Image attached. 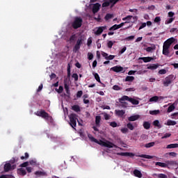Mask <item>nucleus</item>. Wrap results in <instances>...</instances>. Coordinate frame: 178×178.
<instances>
[{
    "mask_svg": "<svg viewBox=\"0 0 178 178\" xmlns=\"http://www.w3.org/2000/svg\"><path fill=\"white\" fill-rule=\"evenodd\" d=\"M158 64H152L147 67V69L150 70H156V69H158Z\"/></svg>",
    "mask_w": 178,
    "mask_h": 178,
    "instance_id": "nucleus-27",
    "label": "nucleus"
},
{
    "mask_svg": "<svg viewBox=\"0 0 178 178\" xmlns=\"http://www.w3.org/2000/svg\"><path fill=\"white\" fill-rule=\"evenodd\" d=\"M131 19H133V16L132 15H128L124 18H122L123 22L126 21L128 22V23H130V20H131Z\"/></svg>",
    "mask_w": 178,
    "mask_h": 178,
    "instance_id": "nucleus-31",
    "label": "nucleus"
},
{
    "mask_svg": "<svg viewBox=\"0 0 178 178\" xmlns=\"http://www.w3.org/2000/svg\"><path fill=\"white\" fill-rule=\"evenodd\" d=\"M172 119H178V113H175L172 115Z\"/></svg>",
    "mask_w": 178,
    "mask_h": 178,
    "instance_id": "nucleus-64",
    "label": "nucleus"
},
{
    "mask_svg": "<svg viewBox=\"0 0 178 178\" xmlns=\"http://www.w3.org/2000/svg\"><path fill=\"white\" fill-rule=\"evenodd\" d=\"M136 156H138V158H145V159H152V158H154L153 156H149L147 154H139L136 155Z\"/></svg>",
    "mask_w": 178,
    "mask_h": 178,
    "instance_id": "nucleus-17",
    "label": "nucleus"
},
{
    "mask_svg": "<svg viewBox=\"0 0 178 178\" xmlns=\"http://www.w3.org/2000/svg\"><path fill=\"white\" fill-rule=\"evenodd\" d=\"M167 126H175V124H177V122L176 121H173L171 120H168L167 121V123L165 124Z\"/></svg>",
    "mask_w": 178,
    "mask_h": 178,
    "instance_id": "nucleus-26",
    "label": "nucleus"
},
{
    "mask_svg": "<svg viewBox=\"0 0 178 178\" xmlns=\"http://www.w3.org/2000/svg\"><path fill=\"white\" fill-rule=\"evenodd\" d=\"M129 102H131V104H132V105H138V104H140V101H138L136 99H134L132 97H131L129 99Z\"/></svg>",
    "mask_w": 178,
    "mask_h": 178,
    "instance_id": "nucleus-20",
    "label": "nucleus"
},
{
    "mask_svg": "<svg viewBox=\"0 0 178 178\" xmlns=\"http://www.w3.org/2000/svg\"><path fill=\"white\" fill-rule=\"evenodd\" d=\"M88 138L92 141V143H98V140H97L95 138H94L91 135H88Z\"/></svg>",
    "mask_w": 178,
    "mask_h": 178,
    "instance_id": "nucleus-43",
    "label": "nucleus"
},
{
    "mask_svg": "<svg viewBox=\"0 0 178 178\" xmlns=\"http://www.w3.org/2000/svg\"><path fill=\"white\" fill-rule=\"evenodd\" d=\"M165 165H167L166 168H169V166H175L177 165V163L175 161H165Z\"/></svg>",
    "mask_w": 178,
    "mask_h": 178,
    "instance_id": "nucleus-16",
    "label": "nucleus"
},
{
    "mask_svg": "<svg viewBox=\"0 0 178 178\" xmlns=\"http://www.w3.org/2000/svg\"><path fill=\"white\" fill-rule=\"evenodd\" d=\"M159 74H166V70L162 69L159 71Z\"/></svg>",
    "mask_w": 178,
    "mask_h": 178,
    "instance_id": "nucleus-57",
    "label": "nucleus"
},
{
    "mask_svg": "<svg viewBox=\"0 0 178 178\" xmlns=\"http://www.w3.org/2000/svg\"><path fill=\"white\" fill-rule=\"evenodd\" d=\"M166 148L168 149H170L172 148H178V144L177 143H172V144L168 145Z\"/></svg>",
    "mask_w": 178,
    "mask_h": 178,
    "instance_id": "nucleus-22",
    "label": "nucleus"
},
{
    "mask_svg": "<svg viewBox=\"0 0 178 178\" xmlns=\"http://www.w3.org/2000/svg\"><path fill=\"white\" fill-rule=\"evenodd\" d=\"M74 40H76V35H71L70 38V42H73V41H74Z\"/></svg>",
    "mask_w": 178,
    "mask_h": 178,
    "instance_id": "nucleus-60",
    "label": "nucleus"
},
{
    "mask_svg": "<svg viewBox=\"0 0 178 178\" xmlns=\"http://www.w3.org/2000/svg\"><path fill=\"white\" fill-rule=\"evenodd\" d=\"M99 123H101V115H97L95 117V124L97 127H99Z\"/></svg>",
    "mask_w": 178,
    "mask_h": 178,
    "instance_id": "nucleus-21",
    "label": "nucleus"
},
{
    "mask_svg": "<svg viewBox=\"0 0 178 178\" xmlns=\"http://www.w3.org/2000/svg\"><path fill=\"white\" fill-rule=\"evenodd\" d=\"M113 89L115 90V91H119L122 90V88H120V86L118 85H115L113 86Z\"/></svg>",
    "mask_w": 178,
    "mask_h": 178,
    "instance_id": "nucleus-53",
    "label": "nucleus"
},
{
    "mask_svg": "<svg viewBox=\"0 0 178 178\" xmlns=\"http://www.w3.org/2000/svg\"><path fill=\"white\" fill-rule=\"evenodd\" d=\"M172 111H175V105H173V104L168 106L167 112L168 113H170V112H172Z\"/></svg>",
    "mask_w": 178,
    "mask_h": 178,
    "instance_id": "nucleus-36",
    "label": "nucleus"
},
{
    "mask_svg": "<svg viewBox=\"0 0 178 178\" xmlns=\"http://www.w3.org/2000/svg\"><path fill=\"white\" fill-rule=\"evenodd\" d=\"M139 60H143L145 63H148V62H151V60H154V58L152 57H140Z\"/></svg>",
    "mask_w": 178,
    "mask_h": 178,
    "instance_id": "nucleus-12",
    "label": "nucleus"
},
{
    "mask_svg": "<svg viewBox=\"0 0 178 178\" xmlns=\"http://www.w3.org/2000/svg\"><path fill=\"white\" fill-rule=\"evenodd\" d=\"M113 15L112 14H106V16L104 17L105 20L108 21V20H111V19H113Z\"/></svg>",
    "mask_w": 178,
    "mask_h": 178,
    "instance_id": "nucleus-35",
    "label": "nucleus"
},
{
    "mask_svg": "<svg viewBox=\"0 0 178 178\" xmlns=\"http://www.w3.org/2000/svg\"><path fill=\"white\" fill-rule=\"evenodd\" d=\"M110 126H111V127H118V123H116V122H110Z\"/></svg>",
    "mask_w": 178,
    "mask_h": 178,
    "instance_id": "nucleus-58",
    "label": "nucleus"
},
{
    "mask_svg": "<svg viewBox=\"0 0 178 178\" xmlns=\"http://www.w3.org/2000/svg\"><path fill=\"white\" fill-rule=\"evenodd\" d=\"M175 20V17L173 18H169L165 21V24H170Z\"/></svg>",
    "mask_w": 178,
    "mask_h": 178,
    "instance_id": "nucleus-46",
    "label": "nucleus"
},
{
    "mask_svg": "<svg viewBox=\"0 0 178 178\" xmlns=\"http://www.w3.org/2000/svg\"><path fill=\"white\" fill-rule=\"evenodd\" d=\"M119 28L118 27V24H114L109 29V31H115V30H118Z\"/></svg>",
    "mask_w": 178,
    "mask_h": 178,
    "instance_id": "nucleus-39",
    "label": "nucleus"
},
{
    "mask_svg": "<svg viewBox=\"0 0 178 178\" xmlns=\"http://www.w3.org/2000/svg\"><path fill=\"white\" fill-rule=\"evenodd\" d=\"M155 165L156 166H159L160 168H167L166 163L156 162Z\"/></svg>",
    "mask_w": 178,
    "mask_h": 178,
    "instance_id": "nucleus-24",
    "label": "nucleus"
},
{
    "mask_svg": "<svg viewBox=\"0 0 178 178\" xmlns=\"http://www.w3.org/2000/svg\"><path fill=\"white\" fill-rule=\"evenodd\" d=\"M154 49H155V47H148L145 49V51L147 52H152V51H154Z\"/></svg>",
    "mask_w": 178,
    "mask_h": 178,
    "instance_id": "nucleus-50",
    "label": "nucleus"
},
{
    "mask_svg": "<svg viewBox=\"0 0 178 178\" xmlns=\"http://www.w3.org/2000/svg\"><path fill=\"white\" fill-rule=\"evenodd\" d=\"M154 176H156L157 178H168V175L165 174H154Z\"/></svg>",
    "mask_w": 178,
    "mask_h": 178,
    "instance_id": "nucleus-34",
    "label": "nucleus"
},
{
    "mask_svg": "<svg viewBox=\"0 0 178 178\" xmlns=\"http://www.w3.org/2000/svg\"><path fill=\"white\" fill-rule=\"evenodd\" d=\"M67 77H70V63H68L67 65Z\"/></svg>",
    "mask_w": 178,
    "mask_h": 178,
    "instance_id": "nucleus-54",
    "label": "nucleus"
},
{
    "mask_svg": "<svg viewBox=\"0 0 178 178\" xmlns=\"http://www.w3.org/2000/svg\"><path fill=\"white\" fill-rule=\"evenodd\" d=\"M155 145V142H150L149 143H146L145 145V148H151L152 147H154Z\"/></svg>",
    "mask_w": 178,
    "mask_h": 178,
    "instance_id": "nucleus-30",
    "label": "nucleus"
},
{
    "mask_svg": "<svg viewBox=\"0 0 178 178\" xmlns=\"http://www.w3.org/2000/svg\"><path fill=\"white\" fill-rule=\"evenodd\" d=\"M64 88L65 90H68L70 88L69 87V83L66 80L64 81Z\"/></svg>",
    "mask_w": 178,
    "mask_h": 178,
    "instance_id": "nucleus-49",
    "label": "nucleus"
},
{
    "mask_svg": "<svg viewBox=\"0 0 178 178\" xmlns=\"http://www.w3.org/2000/svg\"><path fill=\"white\" fill-rule=\"evenodd\" d=\"M115 115L117 116H120V118H122V116H123L124 115V113H126V111H124V110H115Z\"/></svg>",
    "mask_w": 178,
    "mask_h": 178,
    "instance_id": "nucleus-14",
    "label": "nucleus"
},
{
    "mask_svg": "<svg viewBox=\"0 0 178 178\" xmlns=\"http://www.w3.org/2000/svg\"><path fill=\"white\" fill-rule=\"evenodd\" d=\"M172 136L171 134H165L163 137H161L162 139L163 138H168V137H170Z\"/></svg>",
    "mask_w": 178,
    "mask_h": 178,
    "instance_id": "nucleus-62",
    "label": "nucleus"
},
{
    "mask_svg": "<svg viewBox=\"0 0 178 178\" xmlns=\"http://www.w3.org/2000/svg\"><path fill=\"white\" fill-rule=\"evenodd\" d=\"M29 163L30 165H37V161L35 159L31 160Z\"/></svg>",
    "mask_w": 178,
    "mask_h": 178,
    "instance_id": "nucleus-61",
    "label": "nucleus"
},
{
    "mask_svg": "<svg viewBox=\"0 0 178 178\" xmlns=\"http://www.w3.org/2000/svg\"><path fill=\"white\" fill-rule=\"evenodd\" d=\"M106 142H104V140H99L96 142V144H99V145H102V147H105V144Z\"/></svg>",
    "mask_w": 178,
    "mask_h": 178,
    "instance_id": "nucleus-40",
    "label": "nucleus"
},
{
    "mask_svg": "<svg viewBox=\"0 0 178 178\" xmlns=\"http://www.w3.org/2000/svg\"><path fill=\"white\" fill-rule=\"evenodd\" d=\"M72 109L74 112H81V110L80 109V106H79V105H74V106H72Z\"/></svg>",
    "mask_w": 178,
    "mask_h": 178,
    "instance_id": "nucleus-23",
    "label": "nucleus"
},
{
    "mask_svg": "<svg viewBox=\"0 0 178 178\" xmlns=\"http://www.w3.org/2000/svg\"><path fill=\"white\" fill-rule=\"evenodd\" d=\"M175 80V75L171 74L168 76L165 77V80L163 81V84L164 87H169L172 83H173V81Z\"/></svg>",
    "mask_w": 178,
    "mask_h": 178,
    "instance_id": "nucleus-4",
    "label": "nucleus"
},
{
    "mask_svg": "<svg viewBox=\"0 0 178 178\" xmlns=\"http://www.w3.org/2000/svg\"><path fill=\"white\" fill-rule=\"evenodd\" d=\"M70 118V125L72 129H74L76 126L77 125V115L76 113H72L69 116Z\"/></svg>",
    "mask_w": 178,
    "mask_h": 178,
    "instance_id": "nucleus-3",
    "label": "nucleus"
},
{
    "mask_svg": "<svg viewBox=\"0 0 178 178\" xmlns=\"http://www.w3.org/2000/svg\"><path fill=\"white\" fill-rule=\"evenodd\" d=\"M173 16H175V13L170 11L168 13V17L173 18Z\"/></svg>",
    "mask_w": 178,
    "mask_h": 178,
    "instance_id": "nucleus-63",
    "label": "nucleus"
},
{
    "mask_svg": "<svg viewBox=\"0 0 178 178\" xmlns=\"http://www.w3.org/2000/svg\"><path fill=\"white\" fill-rule=\"evenodd\" d=\"M35 175H36V176H45V175H47V173H45L42 171H36L35 172Z\"/></svg>",
    "mask_w": 178,
    "mask_h": 178,
    "instance_id": "nucleus-38",
    "label": "nucleus"
},
{
    "mask_svg": "<svg viewBox=\"0 0 178 178\" xmlns=\"http://www.w3.org/2000/svg\"><path fill=\"white\" fill-rule=\"evenodd\" d=\"M176 41V39L175 38H170L167 40H165L163 43V47H166L167 48H170V46L173 42Z\"/></svg>",
    "mask_w": 178,
    "mask_h": 178,
    "instance_id": "nucleus-6",
    "label": "nucleus"
},
{
    "mask_svg": "<svg viewBox=\"0 0 178 178\" xmlns=\"http://www.w3.org/2000/svg\"><path fill=\"white\" fill-rule=\"evenodd\" d=\"M111 5V0L109 1H104L102 4V8H108Z\"/></svg>",
    "mask_w": 178,
    "mask_h": 178,
    "instance_id": "nucleus-37",
    "label": "nucleus"
},
{
    "mask_svg": "<svg viewBox=\"0 0 178 178\" xmlns=\"http://www.w3.org/2000/svg\"><path fill=\"white\" fill-rule=\"evenodd\" d=\"M83 26V19L81 17H76L72 23V27L74 30L80 29Z\"/></svg>",
    "mask_w": 178,
    "mask_h": 178,
    "instance_id": "nucleus-2",
    "label": "nucleus"
},
{
    "mask_svg": "<svg viewBox=\"0 0 178 178\" xmlns=\"http://www.w3.org/2000/svg\"><path fill=\"white\" fill-rule=\"evenodd\" d=\"M83 95V90H79L76 93V98H81Z\"/></svg>",
    "mask_w": 178,
    "mask_h": 178,
    "instance_id": "nucleus-51",
    "label": "nucleus"
},
{
    "mask_svg": "<svg viewBox=\"0 0 178 178\" xmlns=\"http://www.w3.org/2000/svg\"><path fill=\"white\" fill-rule=\"evenodd\" d=\"M56 91L58 93V94H62V92H63V86H60L58 89H56Z\"/></svg>",
    "mask_w": 178,
    "mask_h": 178,
    "instance_id": "nucleus-42",
    "label": "nucleus"
},
{
    "mask_svg": "<svg viewBox=\"0 0 178 178\" xmlns=\"http://www.w3.org/2000/svg\"><path fill=\"white\" fill-rule=\"evenodd\" d=\"M129 129L127 128H122L121 129V132L123 133V134H126V133H128Z\"/></svg>",
    "mask_w": 178,
    "mask_h": 178,
    "instance_id": "nucleus-59",
    "label": "nucleus"
},
{
    "mask_svg": "<svg viewBox=\"0 0 178 178\" xmlns=\"http://www.w3.org/2000/svg\"><path fill=\"white\" fill-rule=\"evenodd\" d=\"M117 155H120V156H129L130 158H133L135 156L134 153L131 152H118Z\"/></svg>",
    "mask_w": 178,
    "mask_h": 178,
    "instance_id": "nucleus-8",
    "label": "nucleus"
},
{
    "mask_svg": "<svg viewBox=\"0 0 178 178\" xmlns=\"http://www.w3.org/2000/svg\"><path fill=\"white\" fill-rule=\"evenodd\" d=\"M111 70L115 73H120V72H123V67L116 65L111 67Z\"/></svg>",
    "mask_w": 178,
    "mask_h": 178,
    "instance_id": "nucleus-10",
    "label": "nucleus"
},
{
    "mask_svg": "<svg viewBox=\"0 0 178 178\" xmlns=\"http://www.w3.org/2000/svg\"><path fill=\"white\" fill-rule=\"evenodd\" d=\"M108 48H112L113 47V42L112 40H109L107 43Z\"/></svg>",
    "mask_w": 178,
    "mask_h": 178,
    "instance_id": "nucleus-52",
    "label": "nucleus"
},
{
    "mask_svg": "<svg viewBox=\"0 0 178 178\" xmlns=\"http://www.w3.org/2000/svg\"><path fill=\"white\" fill-rule=\"evenodd\" d=\"M72 77L74 79V81H79V75L76 73L73 74Z\"/></svg>",
    "mask_w": 178,
    "mask_h": 178,
    "instance_id": "nucleus-48",
    "label": "nucleus"
},
{
    "mask_svg": "<svg viewBox=\"0 0 178 178\" xmlns=\"http://www.w3.org/2000/svg\"><path fill=\"white\" fill-rule=\"evenodd\" d=\"M134 176H136V177H139V178L143 177V174L141 173V171L138 170H135L134 171Z\"/></svg>",
    "mask_w": 178,
    "mask_h": 178,
    "instance_id": "nucleus-19",
    "label": "nucleus"
},
{
    "mask_svg": "<svg viewBox=\"0 0 178 178\" xmlns=\"http://www.w3.org/2000/svg\"><path fill=\"white\" fill-rule=\"evenodd\" d=\"M19 172L20 174L22 175V176H26V170H24V168H20L19 169Z\"/></svg>",
    "mask_w": 178,
    "mask_h": 178,
    "instance_id": "nucleus-47",
    "label": "nucleus"
},
{
    "mask_svg": "<svg viewBox=\"0 0 178 178\" xmlns=\"http://www.w3.org/2000/svg\"><path fill=\"white\" fill-rule=\"evenodd\" d=\"M104 31H102V28L99 27L97 29V30L95 32V34H96V35H101V34H102Z\"/></svg>",
    "mask_w": 178,
    "mask_h": 178,
    "instance_id": "nucleus-32",
    "label": "nucleus"
},
{
    "mask_svg": "<svg viewBox=\"0 0 178 178\" xmlns=\"http://www.w3.org/2000/svg\"><path fill=\"white\" fill-rule=\"evenodd\" d=\"M35 115H36V116H40V118L45 119V120H49V122H52V117L49 115V114L47 113L45 110L38 111L35 113Z\"/></svg>",
    "mask_w": 178,
    "mask_h": 178,
    "instance_id": "nucleus-1",
    "label": "nucleus"
},
{
    "mask_svg": "<svg viewBox=\"0 0 178 178\" xmlns=\"http://www.w3.org/2000/svg\"><path fill=\"white\" fill-rule=\"evenodd\" d=\"M159 101V97L154 96L149 99V102H158Z\"/></svg>",
    "mask_w": 178,
    "mask_h": 178,
    "instance_id": "nucleus-25",
    "label": "nucleus"
},
{
    "mask_svg": "<svg viewBox=\"0 0 178 178\" xmlns=\"http://www.w3.org/2000/svg\"><path fill=\"white\" fill-rule=\"evenodd\" d=\"M143 127L146 130H148L151 127V124L149 122H143Z\"/></svg>",
    "mask_w": 178,
    "mask_h": 178,
    "instance_id": "nucleus-28",
    "label": "nucleus"
},
{
    "mask_svg": "<svg viewBox=\"0 0 178 178\" xmlns=\"http://www.w3.org/2000/svg\"><path fill=\"white\" fill-rule=\"evenodd\" d=\"M104 147H106V148H118V146L116 145L108 140L106 142Z\"/></svg>",
    "mask_w": 178,
    "mask_h": 178,
    "instance_id": "nucleus-11",
    "label": "nucleus"
},
{
    "mask_svg": "<svg viewBox=\"0 0 178 178\" xmlns=\"http://www.w3.org/2000/svg\"><path fill=\"white\" fill-rule=\"evenodd\" d=\"M12 169V165L10 163H7L4 165V172H9Z\"/></svg>",
    "mask_w": 178,
    "mask_h": 178,
    "instance_id": "nucleus-18",
    "label": "nucleus"
},
{
    "mask_svg": "<svg viewBox=\"0 0 178 178\" xmlns=\"http://www.w3.org/2000/svg\"><path fill=\"white\" fill-rule=\"evenodd\" d=\"M134 76H127L125 79V81H134Z\"/></svg>",
    "mask_w": 178,
    "mask_h": 178,
    "instance_id": "nucleus-45",
    "label": "nucleus"
},
{
    "mask_svg": "<svg viewBox=\"0 0 178 178\" xmlns=\"http://www.w3.org/2000/svg\"><path fill=\"white\" fill-rule=\"evenodd\" d=\"M153 124L154 126H155L156 127H158L159 129H161V127H162L161 126V124H159V120H156L153 122Z\"/></svg>",
    "mask_w": 178,
    "mask_h": 178,
    "instance_id": "nucleus-33",
    "label": "nucleus"
},
{
    "mask_svg": "<svg viewBox=\"0 0 178 178\" xmlns=\"http://www.w3.org/2000/svg\"><path fill=\"white\" fill-rule=\"evenodd\" d=\"M140 118V115H132L128 118L129 122H136V120H138V119Z\"/></svg>",
    "mask_w": 178,
    "mask_h": 178,
    "instance_id": "nucleus-15",
    "label": "nucleus"
},
{
    "mask_svg": "<svg viewBox=\"0 0 178 178\" xmlns=\"http://www.w3.org/2000/svg\"><path fill=\"white\" fill-rule=\"evenodd\" d=\"M160 113H161V111L159 110H154V111H149V114L153 115H159Z\"/></svg>",
    "mask_w": 178,
    "mask_h": 178,
    "instance_id": "nucleus-29",
    "label": "nucleus"
},
{
    "mask_svg": "<svg viewBox=\"0 0 178 178\" xmlns=\"http://www.w3.org/2000/svg\"><path fill=\"white\" fill-rule=\"evenodd\" d=\"M170 47H166L165 46H163V55H165V56H169V54H170V51H169Z\"/></svg>",
    "mask_w": 178,
    "mask_h": 178,
    "instance_id": "nucleus-13",
    "label": "nucleus"
},
{
    "mask_svg": "<svg viewBox=\"0 0 178 178\" xmlns=\"http://www.w3.org/2000/svg\"><path fill=\"white\" fill-rule=\"evenodd\" d=\"M93 74L95 76V80H97L98 83H101V78H99V75L98 74V73H95Z\"/></svg>",
    "mask_w": 178,
    "mask_h": 178,
    "instance_id": "nucleus-41",
    "label": "nucleus"
},
{
    "mask_svg": "<svg viewBox=\"0 0 178 178\" xmlns=\"http://www.w3.org/2000/svg\"><path fill=\"white\" fill-rule=\"evenodd\" d=\"M113 59H115V56L109 55L108 56L106 60H113Z\"/></svg>",
    "mask_w": 178,
    "mask_h": 178,
    "instance_id": "nucleus-56",
    "label": "nucleus"
},
{
    "mask_svg": "<svg viewBox=\"0 0 178 178\" xmlns=\"http://www.w3.org/2000/svg\"><path fill=\"white\" fill-rule=\"evenodd\" d=\"M127 127L129 129V130H134V126H133V124H131V122H129L127 124Z\"/></svg>",
    "mask_w": 178,
    "mask_h": 178,
    "instance_id": "nucleus-44",
    "label": "nucleus"
},
{
    "mask_svg": "<svg viewBox=\"0 0 178 178\" xmlns=\"http://www.w3.org/2000/svg\"><path fill=\"white\" fill-rule=\"evenodd\" d=\"M130 98L131 97H129V96L124 95L121 98L119 99V102H120V104H125L126 105H127V103L124 102V101H129V102Z\"/></svg>",
    "mask_w": 178,
    "mask_h": 178,
    "instance_id": "nucleus-9",
    "label": "nucleus"
},
{
    "mask_svg": "<svg viewBox=\"0 0 178 178\" xmlns=\"http://www.w3.org/2000/svg\"><path fill=\"white\" fill-rule=\"evenodd\" d=\"M100 8H101V4L99 3H96L95 4H94L92 9V13H94L95 15V13H98Z\"/></svg>",
    "mask_w": 178,
    "mask_h": 178,
    "instance_id": "nucleus-7",
    "label": "nucleus"
},
{
    "mask_svg": "<svg viewBox=\"0 0 178 178\" xmlns=\"http://www.w3.org/2000/svg\"><path fill=\"white\" fill-rule=\"evenodd\" d=\"M88 59L89 60H92V58H94V55L92 54V53H88Z\"/></svg>",
    "mask_w": 178,
    "mask_h": 178,
    "instance_id": "nucleus-55",
    "label": "nucleus"
},
{
    "mask_svg": "<svg viewBox=\"0 0 178 178\" xmlns=\"http://www.w3.org/2000/svg\"><path fill=\"white\" fill-rule=\"evenodd\" d=\"M82 44H83V38H80L76 40V43L74 47V49H73L74 52H77V51L80 49V47H81Z\"/></svg>",
    "mask_w": 178,
    "mask_h": 178,
    "instance_id": "nucleus-5",
    "label": "nucleus"
}]
</instances>
